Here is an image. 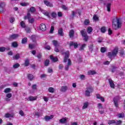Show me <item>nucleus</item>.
<instances>
[{
	"label": "nucleus",
	"instance_id": "1",
	"mask_svg": "<svg viewBox=\"0 0 125 125\" xmlns=\"http://www.w3.org/2000/svg\"><path fill=\"white\" fill-rule=\"evenodd\" d=\"M112 28L113 30H118L122 28V21L121 19L116 18V20L112 21Z\"/></svg>",
	"mask_w": 125,
	"mask_h": 125
},
{
	"label": "nucleus",
	"instance_id": "2",
	"mask_svg": "<svg viewBox=\"0 0 125 125\" xmlns=\"http://www.w3.org/2000/svg\"><path fill=\"white\" fill-rule=\"evenodd\" d=\"M118 52H119V48L118 47H116L112 52H108L107 53V57H108L109 59H112V57H113V56H117Z\"/></svg>",
	"mask_w": 125,
	"mask_h": 125
},
{
	"label": "nucleus",
	"instance_id": "3",
	"mask_svg": "<svg viewBox=\"0 0 125 125\" xmlns=\"http://www.w3.org/2000/svg\"><path fill=\"white\" fill-rule=\"evenodd\" d=\"M80 34L82 37H83V40L84 42H87L88 41V36H87V32H86V30L85 29H83L80 31Z\"/></svg>",
	"mask_w": 125,
	"mask_h": 125
},
{
	"label": "nucleus",
	"instance_id": "4",
	"mask_svg": "<svg viewBox=\"0 0 125 125\" xmlns=\"http://www.w3.org/2000/svg\"><path fill=\"white\" fill-rule=\"evenodd\" d=\"M91 92H93V87L91 86L87 87L85 91V96L87 97L90 96V93Z\"/></svg>",
	"mask_w": 125,
	"mask_h": 125
},
{
	"label": "nucleus",
	"instance_id": "5",
	"mask_svg": "<svg viewBox=\"0 0 125 125\" xmlns=\"http://www.w3.org/2000/svg\"><path fill=\"white\" fill-rule=\"evenodd\" d=\"M4 6H5L4 2H1L0 3V13H4V12H5Z\"/></svg>",
	"mask_w": 125,
	"mask_h": 125
},
{
	"label": "nucleus",
	"instance_id": "6",
	"mask_svg": "<svg viewBox=\"0 0 125 125\" xmlns=\"http://www.w3.org/2000/svg\"><path fill=\"white\" fill-rule=\"evenodd\" d=\"M19 37V34H14L11 35L9 37V41H12V40H15Z\"/></svg>",
	"mask_w": 125,
	"mask_h": 125
},
{
	"label": "nucleus",
	"instance_id": "7",
	"mask_svg": "<svg viewBox=\"0 0 125 125\" xmlns=\"http://www.w3.org/2000/svg\"><path fill=\"white\" fill-rule=\"evenodd\" d=\"M69 56H70V52H69V51H66L65 53V56L63 61V63H66L67 62Z\"/></svg>",
	"mask_w": 125,
	"mask_h": 125
},
{
	"label": "nucleus",
	"instance_id": "8",
	"mask_svg": "<svg viewBox=\"0 0 125 125\" xmlns=\"http://www.w3.org/2000/svg\"><path fill=\"white\" fill-rule=\"evenodd\" d=\"M67 61L68 62L65 66V71H68L69 70V68H70V66L72 65V62L71 61V59H68Z\"/></svg>",
	"mask_w": 125,
	"mask_h": 125
},
{
	"label": "nucleus",
	"instance_id": "9",
	"mask_svg": "<svg viewBox=\"0 0 125 125\" xmlns=\"http://www.w3.org/2000/svg\"><path fill=\"white\" fill-rule=\"evenodd\" d=\"M79 45L77 42H70L69 43V46H74V48H78Z\"/></svg>",
	"mask_w": 125,
	"mask_h": 125
},
{
	"label": "nucleus",
	"instance_id": "10",
	"mask_svg": "<svg viewBox=\"0 0 125 125\" xmlns=\"http://www.w3.org/2000/svg\"><path fill=\"white\" fill-rule=\"evenodd\" d=\"M40 30L41 31H46V25L44 24V23H41L40 26Z\"/></svg>",
	"mask_w": 125,
	"mask_h": 125
},
{
	"label": "nucleus",
	"instance_id": "11",
	"mask_svg": "<svg viewBox=\"0 0 125 125\" xmlns=\"http://www.w3.org/2000/svg\"><path fill=\"white\" fill-rule=\"evenodd\" d=\"M44 3L45 5H46V6H49V7H53V4L46 0H44Z\"/></svg>",
	"mask_w": 125,
	"mask_h": 125
},
{
	"label": "nucleus",
	"instance_id": "12",
	"mask_svg": "<svg viewBox=\"0 0 125 125\" xmlns=\"http://www.w3.org/2000/svg\"><path fill=\"white\" fill-rule=\"evenodd\" d=\"M53 117H54L53 115H51L50 116L46 115L44 117V120L46 122H48L49 120L53 119Z\"/></svg>",
	"mask_w": 125,
	"mask_h": 125
},
{
	"label": "nucleus",
	"instance_id": "13",
	"mask_svg": "<svg viewBox=\"0 0 125 125\" xmlns=\"http://www.w3.org/2000/svg\"><path fill=\"white\" fill-rule=\"evenodd\" d=\"M108 82L109 83V85L111 88H115V84L114 83V82L111 79H108Z\"/></svg>",
	"mask_w": 125,
	"mask_h": 125
},
{
	"label": "nucleus",
	"instance_id": "14",
	"mask_svg": "<svg viewBox=\"0 0 125 125\" xmlns=\"http://www.w3.org/2000/svg\"><path fill=\"white\" fill-rule=\"evenodd\" d=\"M69 38H74V36H75V31H74V29H71L70 30L69 33H68Z\"/></svg>",
	"mask_w": 125,
	"mask_h": 125
},
{
	"label": "nucleus",
	"instance_id": "15",
	"mask_svg": "<svg viewBox=\"0 0 125 125\" xmlns=\"http://www.w3.org/2000/svg\"><path fill=\"white\" fill-rule=\"evenodd\" d=\"M58 34L59 36L61 37H63L64 36V33L63 32V28H60L58 29Z\"/></svg>",
	"mask_w": 125,
	"mask_h": 125
},
{
	"label": "nucleus",
	"instance_id": "16",
	"mask_svg": "<svg viewBox=\"0 0 125 125\" xmlns=\"http://www.w3.org/2000/svg\"><path fill=\"white\" fill-rule=\"evenodd\" d=\"M18 42L16 41H14L12 42L11 43V46L12 47H14V48H17L18 46H19Z\"/></svg>",
	"mask_w": 125,
	"mask_h": 125
},
{
	"label": "nucleus",
	"instance_id": "17",
	"mask_svg": "<svg viewBox=\"0 0 125 125\" xmlns=\"http://www.w3.org/2000/svg\"><path fill=\"white\" fill-rule=\"evenodd\" d=\"M50 58L53 62H57V61H58V58H57V57H54L53 56L51 55Z\"/></svg>",
	"mask_w": 125,
	"mask_h": 125
},
{
	"label": "nucleus",
	"instance_id": "18",
	"mask_svg": "<svg viewBox=\"0 0 125 125\" xmlns=\"http://www.w3.org/2000/svg\"><path fill=\"white\" fill-rule=\"evenodd\" d=\"M28 99L29 101H35V100H37L38 99L37 96H29L28 97Z\"/></svg>",
	"mask_w": 125,
	"mask_h": 125
},
{
	"label": "nucleus",
	"instance_id": "19",
	"mask_svg": "<svg viewBox=\"0 0 125 125\" xmlns=\"http://www.w3.org/2000/svg\"><path fill=\"white\" fill-rule=\"evenodd\" d=\"M60 124H66L67 123V118H63L61 119L59 121Z\"/></svg>",
	"mask_w": 125,
	"mask_h": 125
},
{
	"label": "nucleus",
	"instance_id": "20",
	"mask_svg": "<svg viewBox=\"0 0 125 125\" xmlns=\"http://www.w3.org/2000/svg\"><path fill=\"white\" fill-rule=\"evenodd\" d=\"M31 12V13H34L36 12V8L35 7H31L29 9H28V12Z\"/></svg>",
	"mask_w": 125,
	"mask_h": 125
},
{
	"label": "nucleus",
	"instance_id": "21",
	"mask_svg": "<svg viewBox=\"0 0 125 125\" xmlns=\"http://www.w3.org/2000/svg\"><path fill=\"white\" fill-rule=\"evenodd\" d=\"M96 71L95 70H89L87 74L89 76L91 75H96Z\"/></svg>",
	"mask_w": 125,
	"mask_h": 125
},
{
	"label": "nucleus",
	"instance_id": "22",
	"mask_svg": "<svg viewBox=\"0 0 125 125\" xmlns=\"http://www.w3.org/2000/svg\"><path fill=\"white\" fill-rule=\"evenodd\" d=\"M31 17V14H30V12H28L27 15L25 16L24 17V20H29L30 19V18Z\"/></svg>",
	"mask_w": 125,
	"mask_h": 125
},
{
	"label": "nucleus",
	"instance_id": "23",
	"mask_svg": "<svg viewBox=\"0 0 125 125\" xmlns=\"http://www.w3.org/2000/svg\"><path fill=\"white\" fill-rule=\"evenodd\" d=\"M31 40H32L33 42H34L35 44L37 43V38H36L35 35L31 36Z\"/></svg>",
	"mask_w": 125,
	"mask_h": 125
},
{
	"label": "nucleus",
	"instance_id": "24",
	"mask_svg": "<svg viewBox=\"0 0 125 125\" xmlns=\"http://www.w3.org/2000/svg\"><path fill=\"white\" fill-rule=\"evenodd\" d=\"M27 78L29 81H33V80H34V75L29 74L27 75Z\"/></svg>",
	"mask_w": 125,
	"mask_h": 125
},
{
	"label": "nucleus",
	"instance_id": "25",
	"mask_svg": "<svg viewBox=\"0 0 125 125\" xmlns=\"http://www.w3.org/2000/svg\"><path fill=\"white\" fill-rule=\"evenodd\" d=\"M52 42L55 47L59 46V43L58 42V41L56 40H53L52 41Z\"/></svg>",
	"mask_w": 125,
	"mask_h": 125
},
{
	"label": "nucleus",
	"instance_id": "26",
	"mask_svg": "<svg viewBox=\"0 0 125 125\" xmlns=\"http://www.w3.org/2000/svg\"><path fill=\"white\" fill-rule=\"evenodd\" d=\"M27 42H28V39L27 38V37H24L21 40V43H22V44H24L25 43H26Z\"/></svg>",
	"mask_w": 125,
	"mask_h": 125
},
{
	"label": "nucleus",
	"instance_id": "27",
	"mask_svg": "<svg viewBox=\"0 0 125 125\" xmlns=\"http://www.w3.org/2000/svg\"><path fill=\"white\" fill-rule=\"evenodd\" d=\"M92 31H93V29H92V27H91V26H89L87 27V32L88 33V34H90V33H91Z\"/></svg>",
	"mask_w": 125,
	"mask_h": 125
},
{
	"label": "nucleus",
	"instance_id": "28",
	"mask_svg": "<svg viewBox=\"0 0 125 125\" xmlns=\"http://www.w3.org/2000/svg\"><path fill=\"white\" fill-rule=\"evenodd\" d=\"M119 100H120V96H116L113 98V102H119Z\"/></svg>",
	"mask_w": 125,
	"mask_h": 125
},
{
	"label": "nucleus",
	"instance_id": "29",
	"mask_svg": "<svg viewBox=\"0 0 125 125\" xmlns=\"http://www.w3.org/2000/svg\"><path fill=\"white\" fill-rule=\"evenodd\" d=\"M106 7L107 8V11L110 12V11H111V3H108L106 4Z\"/></svg>",
	"mask_w": 125,
	"mask_h": 125
},
{
	"label": "nucleus",
	"instance_id": "30",
	"mask_svg": "<svg viewBox=\"0 0 125 125\" xmlns=\"http://www.w3.org/2000/svg\"><path fill=\"white\" fill-rule=\"evenodd\" d=\"M67 89H68V87L66 86H62L61 88V91H62V92H65L66 91V90H67Z\"/></svg>",
	"mask_w": 125,
	"mask_h": 125
},
{
	"label": "nucleus",
	"instance_id": "31",
	"mask_svg": "<svg viewBox=\"0 0 125 125\" xmlns=\"http://www.w3.org/2000/svg\"><path fill=\"white\" fill-rule=\"evenodd\" d=\"M93 19L94 21H99V18L97 15H94L93 17Z\"/></svg>",
	"mask_w": 125,
	"mask_h": 125
},
{
	"label": "nucleus",
	"instance_id": "32",
	"mask_svg": "<svg viewBox=\"0 0 125 125\" xmlns=\"http://www.w3.org/2000/svg\"><path fill=\"white\" fill-rule=\"evenodd\" d=\"M29 64H30V60H25L24 62V66L25 67H28V66H29Z\"/></svg>",
	"mask_w": 125,
	"mask_h": 125
},
{
	"label": "nucleus",
	"instance_id": "33",
	"mask_svg": "<svg viewBox=\"0 0 125 125\" xmlns=\"http://www.w3.org/2000/svg\"><path fill=\"white\" fill-rule=\"evenodd\" d=\"M48 91L49 92H50V93H53L54 92V88L52 87H49Z\"/></svg>",
	"mask_w": 125,
	"mask_h": 125
},
{
	"label": "nucleus",
	"instance_id": "34",
	"mask_svg": "<svg viewBox=\"0 0 125 125\" xmlns=\"http://www.w3.org/2000/svg\"><path fill=\"white\" fill-rule=\"evenodd\" d=\"M106 51H107V49H106V48L104 47H102L101 48V52L102 53H104V52H106Z\"/></svg>",
	"mask_w": 125,
	"mask_h": 125
},
{
	"label": "nucleus",
	"instance_id": "35",
	"mask_svg": "<svg viewBox=\"0 0 125 125\" xmlns=\"http://www.w3.org/2000/svg\"><path fill=\"white\" fill-rule=\"evenodd\" d=\"M49 63H50L49 60L48 59L46 60L44 62V66H45V67H47V66L49 65Z\"/></svg>",
	"mask_w": 125,
	"mask_h": 125
},
{
	"label": "nucleus",
	"instance_id": "36",
	"mask_svg": "<svg viewBox=\"0 0 125 125\" xmlns=\"http://www.w3.org/2000/svg\"><path fill=\"white\" fill-rule=\"evenodd\" d=\"M51 15L52 18L55 19V18H56V17L57 16V14H56V12H52Z\"/></svg>",
	"mask_w": 125,
	"mask_h": 125
},
{
	"label": "nucleus",
	"instance_id": "37",
	"mask_svg": "<svg viewBox=\"0 0 125 125\" xmlns=\"http://www.w3.org/2000/svg\"><path fill=\"white\" fill-rule=\"evenodd\" d=\"M108 125H112L113 124H116V121L114 120H109L107 122Z\"/></svg>",
	"mask_w": 125,
	"mask_h": 125
},
{
	"label": "nucleus",
	"instance_id": "38",
	"mask_svg": "<svg viewBox=\"0 0 125 125\" xmlns=\"http://www.w3.org/2000/svg\"><path fill=\"white\" fill-rule=\"evenodd\" d=\"M20 67V64L18 63H15L13 65V68L14 69H17V68H19Z\"/></svg>",
	"mask_w": 125,
	"mask_h": 125
},
{
	"label": "nucleus",
	"instance_id": "39",
	"mask_svg": "<svg viewBox=\"0 0 125 125\" xmlns=\"http://www.w3.org/2000/svg\"><path fill=\"white\" fill-rule=\"evenodd\" d=\"M29 22L31 23V24H33L35 22V19L33 18H29L28 20Z\"/></svg>",
	"mask_w": 125,
	"mask_h": 125
},
{
	"label": "nucleus",
	"instance_id": "40",
	"mask_svg": "<svg viewBox=\"0 0 125 125\" xmlns=\"http://www.w3.org/2000/svg\"><path fill=\"white\" fill-rule=\"evenodd\" d=\"M101 33H103V34H104L106 32V27L105 26L101 27Z\"/></svg>",
	"mask_w": 125,
	"mask_h": 125
},
{
	"label": "nucleus",
	"instance_id": "41",
	"mask_svg": "<svg viewBox=\"0 0 125 125\" xmlns=\"http://www.w3.org/2000/svg\"><path fill=\"white\" fill-rule=\"evenodd\" d=\"M20 25L22 28H26V24L23 21L21 22Z\"/></svg>",
	"mask_w": 125,
	"mask_h": 125
},
{
	"label": "nucleus",
	"instance_id": "42",
	"mask_svg": "<svg viewBox=\"0 0 125 125\" xmlns=\"http://www.w3.org/2000/svg\"><path fill=\"white\" fill-rule=\"evenodd\" d=\"M88 107V103L86 102L83 104V109H86Z\"/></svg>",
	"mask_w": 125,
	"mask_h": 125
},
{
	"label": "nucleus",
	"instance_id": "43",
	"mask_svg": "<svg viewBox=\"0 0 125 125\" xmlns=\"http://www.w3.org/2000/svg\"><path fill=\"white\" fill-rule=\"evenodd\" d=\"M10 91H11V89H10L9 88H7L5 89L4 90V92H5V93H8L10 92Z\"/></svg>",
	"mask_w": 125,
	"mask_h": 125
},
{
	"label": "nucleus",
	"instance_id": "44",
	"mask_svg": "<svg viewBox=\"0 0 125 125\" xmlns=\"http://www.w3.org/2000/svg\"><path fill=\"white\" fill-rule=\"evenodd\" d=\"M85 46H86V44L85 43L83 44L80 47L79 50H83V48H84Z\"/></svg>",
	"mask_w": 125,
	"mask_h": 125
},
{
	"label": "nucleus",
	"instance_id": "45",
	"mask_svg": "<svg viewBox=\"0 0 125 125\" xmlns=\"http://www.w3.org/2000/svg\"><path fill=\"white\" fill-rule=\"evenodd\" d=\"M32 88L33 90H36L38 88V86L37 85V84H34L32 85Z\"/></svg>",
	"mask_w": 125,
	"mask_h": 125
},
{
	"label": "nucleus",
	"instance_id": "46",
	"mask_svg": "<svg viewBox=\"0 0 125 125\" xmlns=\"http://www.w3.org/2000/svg\"><path fill=\"white\" fill-rule=\"evenodd\" d=\"M19 58H20V54H19V53H17L15 56V59H16V60H18Z\"/></svg>",
	"mask_w": 125,
	"mask_h": 125
},
{
	"label": "nucleus",
	"instance_id": "47",
	"mask_svg": "<svg viewBox=\"0 0 125 125\" xmlns=\"http://www.w3.org/2000/svg\"><path fill=\"white\" fill-rule=\"evenodd\" d=\"M116 69H117V67L115 66H112V68H111L112 73H115V72H116Z\"/></svg>",
	"mask_w": 125,
	"mask_h": 125
},
{
	"label": "nucleus",
	"instance_id": "48",
	"mask_svg": "<svg viewBox=\"0 0 125 125\" xmlns=\"http://www.w3.org/2000/svg\"><path fill=\"white\" fill-rule=\"evenodd\" d=\"M6 97L7 98H11V97H12V94H11L10 93H7L6 95Z\"/></svg>",
	"mask_w": 125,
	"mask_h": 125
},
{
	"label": "nucleus",
	"instance_id": "49",
	"mask_svg": "<svg viewBox=\"0 0 125 125\" xmlns=\"http://www.w3.org/2000/svg\"><path fill=\"white\" fill-rule=\"evenodd\" d=\"M118 118H124L125 117V114L124 113H121L120 114H118Z\"/></svg>",
	"mask_w": 125,
	"mask_h": 125
},
{
	"label": "nucleus",
	"instance_id": "50",
	"mask_svg": "<svg viewBox=\"0 0 125 125\" xmlns=\"http://www.w3.org/2000/svg\"><path fill=\"white\" fill-rule=\"evenodd\" d=\"M5 51V47H0V52H4Z\"/></svg>",
	"mask_w": 125,
	"mask_h": 125
},
{
	"label": "nucleus",
	"instance_id": "51",
	"mask_svg": "<svg viewBox=\"0 0 125 125\" xmlns=\"http://www.w3.org/2000/svg\"><path fill=\"white\" fill-rule=\"evenodd\" d=\"M20 5H21V6H27V5H29V3L26 2H21L20 3Z\"/></svg>",
	"mask_w": 125,
	"mask_h": 125
},
{
	"label": "nucleus",
	"instance_id": "52",
	"mask_svg": "<svg viewBox=\"0 0 125 125\" xmlns=\"http://www.w3.org/2000/svg\"><path fill=\"white\" fill-rule=\"evenodd\" d=\"M28 47L30 49H33L35 48V46L32 44H29L28 45Z\"/></svg>",
	"mask_w": 125,
	"mask_h": 125
},
{
	"label": "nucleus",
	"instance_id": "53",
	"mask_svg": "<svg viewBox=\"0 0 125 125\" xmlns=\"http://www.w3.org/2000/svg\"><path fill=\"white\" fill-rule=\"evenodd\" d=\"M25 31L26 32V33H31V29L30 28V27H26L25 28Z\"/></svg>",
	"mask_w": 125,
	"mask_h": 125
},
{
	"label": "nucleus",
	"instance_id": "54",
	"mask_svg": "<svg viewBox=\"0 0 125 125\" xmlns=\"http://www.w3.org/2000/svg\"><path fill=\"white\" fill-rule=\"evenodd\" d=\"M122 123V121L119 120V121H117V122L116 123L115 122V125H121Z\"/></svg>",
	"mask_w": 125,
	"mask_h": 125
},
{
	"label": "nucleus",
	"instance_id": "55",
	"mask_svg": "<svg viewBox=\"0 0 125 125\" xmlns=\"http://www.w3.org/2000/svg\"><path fill=\"white\" fill-rule=\"evenodd\" d=\"M37 57L38 59H42V53H39L37 55Z\"/></svg>",
	"mask_w": 125,
	"mask_h": 125
},
{
	"label": "nucleus",
	"instance_id": "56",
	"mask_svg": "<svg viewBox=\"0 0 125 125\" xmlns=\"http://www.w3.org/2000/svg\"><path fill=\"white\" fill-rule=\"evenodd\" d=\"M98 109H103V106L101 104L99 103L98 104Z\"/></svg>",
	"mask_w": 125,
	"mask_h": 125
},
{
	"label": "nucleus",
	"instance_id": "57",
	"mask_svg": "<svg viewBox=\"0 0 125 125\" xmlns=\"http://www.w3.org/2000/svg\"><path fill=\"white\" fill-rule=\"evenodd\" d=\"M108 35H109V36H111V35L113 34V31L111 30L110 28H108Z\"/></svg>",
	"mask_w": 125,
	"mask_h": 125
},
{
	"label": "nucleus",
	"instance_id": "58",
	"mask_svg": "<svg viewBox=\"0 0 125 125\" xmlns=\"http://www.w3.org/2000/svg\"><path fill=\"white\" fill-rule=\"evenodd\" d=\"M10 117H12V116H11V114H10L9 113H6V114H5V118H10Z\"/></svg>",
	"mask_w": 125,
	"mask_h": 125
},
{
	"label": "nucleus",
	"instance_id": "59",
	"mask_svg": "<svg viewBox=\"0 0 125 125\" xmlns=\"http://www.w3.org/2000/svg\"><path fill=\"white\" fill-rule=\"evenodd\" d=\"M84 24H85V25H88V24H89V20H85Z\"/></svg>",
	"mask_w": 125,
	"mask_h": 125
},
{
	"label": "nucleus",
	"instance_id": "60",
	"mask_svg": "<svg viewBox=\"0 0 125 125\" xmlns=\"http://www.w3.org/2000/svg\"><path fill=\"white\" fill-rule=\"evenodd\" d=\"M58 16L59 17H62L63 16V14L61 12H58Z\"/></svg>",
	"mask_w": 125,
	"mask_h": 125
},
{
	"label": "nucleus",
	"instance_id": "61",
	"mask_svg": "<svg viewBox=\"0 0 125 125\" xmlns=\"http://www.w3.org/2000/svg\"><path fill=\"white\" fill-rule=\"evenodd\" d=\"M15 20V19L14 18L12 17L10 18V23H13L14 22V21Z\"/></svg>",
	"mask_w": 125,
	"mask_h": 125
},
{
	"label": "nucleus",
	"instance_id": "62",
	"mask_svg": "<svg viewBox=\"0 0 125 125\" xmlns=\"http://www.w3.org/2000/svg\"><path fill=\"white\" fill-rule=\"evenodd\" d=\"M115 107L118 108L119 107V103L118 102H114Z\"/></svg>",
	"mask_w": 125,
	"mask_h": 125
},
{
	"label": "nucleus",
	"instance_id": "63",
	"mask_svg": "<svg viewBox=\"0 0 125 125\" xmlns=\"http://www.w3.org/2000/svg\"><path fill=\"white\" fill-rule=\"evenodd\" d=\"M54 51H55V52H59V51H60L57 46L55 47Z\"/></svg>",
	"mask_w": 125,
	"mask_h": 125
},
{
	"label": "nucleus",
	"instance_id": "64",
	"mask_svg": "<svg viewBox=\"0 0 125 125\" xmlns=\"http://www.w3.org/2000/svg\"><path fill=\"white\" fill-rule=\"evenodd\" d=\"M19 114L21 116V117H23L24 116V112L22 111V110H21L19 111Z\"/></svg>",
	"mask_w": 125,
	"mask_h": 125
}]
</instances>
